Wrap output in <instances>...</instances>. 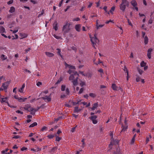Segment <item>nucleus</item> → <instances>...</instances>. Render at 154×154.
<instances>
[{
  "mask_svg": "<svg viewBox=\"0 0 154 154\" xmlns=\"http://www.w3.org/2000/svg\"><path fill=\"white\" fill-rule=\"evenodd\" d=\"M67 72L69 74H71L72 73H74V74L75 76V78L72 81L74 85H76L78 84V79L79 77V74L77 72H74L71 70H69Z\"/></svg>",
  "mask_w": 154,
  "mask_h": 154,
  "instance_id": "obj_1",
  "label": "nucleus"
},
{
  "mask_svg": "<svg viewBox=\"0 0 154 154\" xmlns=\"http://www.w3.org/2000/svg\"><path fill=\"white\" fill-rule=\"evenodd\" d=\"M70 24L69 23H67L65 25H64L62 29V30L64 33H66L69 32L70 30Z\"/></svg>",
  "mask_w": 154,
  "mask_h": 154,
  "instance_id": "obj_2",
  "label": "nucleus"
},
{
  "mask_svg": "<svg viewBox=\"0 0 154 154\" xmlns=\"http://www.w3.org/2000/svg\"><path fill=\"white\" fill-rule=\"evenodd\" d=\"M90 37L91 38V41L92 43L93 47L95 48V45H96V43L98 42V39L96 37V35L95 34L94 37H91L90 35Z\"/></svg>",
  "mask_w": 154,
  "mask_h": 154,
  "instance_id": "obj_3",
  "label": "nucleus"
},
{
  "mask_svg": "<svg viewBox=\"0 0 154 154\" xmlns=\"http://www.w3.org/2000/svg\"><path fill=\"white\" fill-rule=\"evenodd\" d=\"M131 4L133 7V9H135L136 11H138V8L137 7V4L136 1L135 0H132L131 2Z\"/></svg>",
  "mask_w": 154,
  "mask_h": 154,
  "instance_id": "obj_4",
  "label": "nucleus"
},
{
  "mask_svg": "<svg viewBox=\"0 0 154 154\" xmlns=\"http://www.w3.org/2000/svg\"><path fill=\"white\" fill-rule=\"evenodd\" d=\"M111 142L109 145V147L110 149L112 148V146L113 145H116L118 144L119 141L117 140H114L113 139L111 140Z\"/></svg>",
  "mask_w": 154,
  "mask_h": 154,
  "instance_id": "obj_5",
  "label": "nucleus"
},
{
  "mask_svg": "<svg viewBox=\"0 0 154 154\" xmlns=\"http://www.w3.org/2000/svg\"><path fill=\"white\" fill-rule=\"evenodd\" d=\"M97 118V116L96 115H94L91 116L89 117V119L92 121L93 123L95 124H96L97 122V121L96 120Z\"/></svg>",
  "mask_w": 154,
  "mask_h": 154,
  "instance_id": "obj_6",
  "label": "nucleus"
},
{
  "mask_svg": "<svg viewBox=\"0 0 154 154\" xmlns=\"http://www.w3.org/2000/svg\"><path fill=\"white\" fill-rule=\"evenodd\" d=\"M81 24H77L75 26V28L77 31L80 32L81 30Z\"/></svg>",
  "mask_w": 154,
  "mask_h": 154,
  "instance_id": "obj_7",
  "label": "nucleus"
},
{
  "mask_svg": "<svg viewBox=\"0 0 154 154\" xmlns=\"http://www.w3.org/2000/svg\"><path fill=\"white\" fill-rule=\"evenodd\" d=\"M9 83L8 82H6L3 83L2 85V87L4 89V90H6L8 88V87L9 85Z\"/></svg>",
  "mask_w": 154,
  "mask_h": 154,
  "instance_id": "obj_8",
  "label": "nucleus"
},
{
  "mask_svg": "<svg viewBox=\"0 0 154 154\" xmlns=\"http://www.w3.org/2000/svg\"><path fill=\"white\" fill-rule=\"evenodd\" d=\"M53 29L55 31H57L58 29V24L56 21L55 22L53 23Z\"/></svg>",
  "mask_w": 154,
  "mask_h": 154,
  "instance_id": "obj_9",
  "label": "nucleus"
},
{
  "mask_svg": "<svg viewBox=\"0 0 154 154\" xmlns=\"http://www.w3.org/2000/svg\"><path fill=\"white\" fill-rule=\"evenodd\" d=\"M42 99L43 100H45L46 101H47L48 102H49L51 100V98L50 97L48 96H46L44 97H43Z\"/></svg>",
  "mask_w": 154,
  "mask_h": 154,
  "instance_id": "obj_10",
  "label": "nucleus"
},
{
  "mask_svg": "<svg viewBox=\"0 0 154 154\" xmlns=\"http://www.w3.org/2000/svg\"><path fill=\"white\" fill-rule=\"evenodd\" d=\"M152 48H149L148 50L147 57L149 59H150L151 58V52L152 51Z\"/></svg>",
  "mask_w": 154,
  "mask_h": 154,
  "instance_id": "obj_11",
  "label": "nucleus"
},
{
  "mask_svg": "<svg viewBox=\"0 0 154 154\" xmlns=\"http://www.w3.org/2000/svg\"><path fill=\"white\" fill-rule=\"evenodd\" d=\"M70 74V75L69 77V80H73L75 78V76L74 74V73L72 72Z\"/></svg>",
  "mask_w": 154,
  "mask_h": 154,
  "instance_id": "obj_12",
  "label": "nucleus"
},
{
  "mask_svg": "<svg viewBox=\"0 0 154 154\" xmlns=\"http://www.w3.org/2000/svg\"><path fill=\"white\" fill-rule=\"evenodd\" d=\"M127 5L121 4L120 6V9L122 11H124L126 8V6Z\"/></svg>",
  "mask_w": 154,
  "mask_h": 154,
  "instance_id": "obj_13",
  "label": "nucleus"
},
{
  "mask_svg": "<svg viewBox=\"0 0 154 154\" xmlns=\"http://www.w3.org/2000/svg\"><path fill=\"white\" fill-rule=\"evenodd\" d=\"M20 36L21 37L20 39L25 38L27 36V35L24 33H21L20 34Z\"/></svg>",
  "mask_w": 154,
  "mask_h": 154,
  "instance_id": "obj_14",
  "label": "nucleus"
},
{
  "mask_svg": "<svg viewBox=\"0 0 154 154\" xmlns=\"http://www.w3.org/2000/svg\"><path fill=\"white\" fill-rule=\"evenodd\" d=\"M98 103H96L93 104L92 107L91 109L92 110H94L98 107Z\"/></svg>",
  "mask_w": 154,
  "mask_h": 154,
  "instance_id": "obj_15",
  "label": "nucleus"
},
{
  "mask_svg": "<svg viewBox=\"0 0 154 154\" xmlns=\"http://www.w3.org/2000/svg\"><path fill=\"white\" fill-rule=\"evenodd\" d=\"M81 109H79L78 106H76L74 108V113H77L81 111Z\"/></svg>",
  "mask_w": 154,
  "mask_h": 154,
  "instance_id": "obj_16",
  "label": "nucleus"
},
{
  "mask_svg": "<svg viewBox=\"0 0 154 154\" xmlns=\"http://www.w3.org/2000/svg\"><path fill=\"white\" fill-rule=\"evenodd\" d=\"M45 54L48 57H52L54 55L53 53L47 52H45Z\"/></svg>",
  "mask_w": 154,
  "mask_h": 154,
  "instance_id": "obj_17",
  "label": "nucleus"
},
{
  "mask_svg": "<svg viewBox=\"0 0 154 154\" xmlns=\"http://www.w3.org/2000/svg\"><path fill=\"white\" fill-rule=\"evenodd\" d=\"M5 32V28L2 26H0V33H3Z\"/></svg>",
  "mask_w": 154,
  "mask_h": 154,
  "instance_id": "obj_18",
  "label": "nucleus"
},
{
  "mask_svg": "<svg viewBox=\"0 0 154 154\" xmlns=\"http://www.w3.org/2000/svg\"><path fill=\"white\" fill-rule=\"evenodd\" d=\"M25 87V84H23L22 85V87L19 89V91L20 93H23V90L24 88Z\"/></svg>",
  "mask_w": 154,
  "mask_h": 154,
  "instance_id": "obj_19",
  "label": "nucleus"
},
{
  "mask_svg": "<svg viewBox=\"0 0 154 154\" xmlns=\"http://www.w3.org/2000/svg\"><path fill=\"white\" fill-rule=\"evenodd\" d=\"M15 11V8L13 6H11L10 8V9L9 10V12L11 13H13Z\"/></svg>",
  "mask_w": 154,
  "mask_h": 154,
  "instance_id": "obj_20",
  "label": "nucleus"
},
{
  "mask_svg": "<svg viewBox=\"0 0 154 154\" xmlns=\"http://www.w3.org/2000/svg\"><path fill=\"white\" fill-rule=\"evenodd\" d=\"M144 42L145 45L147 44L148 42V38L147 36H145L144 38Z\"/></svg>",
  "mask_w": 154,
  "mask_h": 154,
  "instance_id": "obj_21",
  "label": "nucleus"
},
{
  "mask_svg": "<svg viewBox=\"0 0 154 154\" xmlns=\"http://www.w3.org/2000/svg\"><path fill=\"white\" fill-rule=\"evenodd\" d=\"M112 88L113 90H117V87L115 84H112Z\"/></svg>",
  "mask_w": 154,
  "mask_h": 154,
  "instance_id": "obj_22",
  "label": "nucleus"
},
{
  "mask_svg": "<svg viewBox=\"0 0 154 154\" xmlns=\"http://www.w3.org/2000/svg\"><path fill=\"white\" fill-rule=\"evenodd\" d=\"M7 58V57L4 54H2L1 56V58L3 60H5Z\"/></svg>",
  "mask_w": 154,
  "mask_h": 154,
  "instance_id": "obj_23",
  "label": "nucleus"
},
{
  "mask_svg": "<svg viewBox=\"0 0 154 154\" xmlns=\"http://www.w3.org/2000/svg\"><path fill=\"white\" fill-rule=\"evenodd\" d=\"M30 106L29 104H27L25 105V106L24 107V109L26 110H27L28 109L30 108Z\"/></svg>",
  "mask_w": 154,
  "mask_h": 154,
  "instance_id": "obj_24",
  "label": "nucleus"
},
{
  "mask_svg": "<svg viewBox=\"0 0 154 154\" xmlns=\"http://www.w3.org/2000/svg\"><path fill=\"white\" fill-rule=\"evenodd\" d=\"M82 100H79V101H78L77 102H74L72 101V104L74 106L76 105L77 104H80V103L81 102Z\"/></svg>",
  "mask_w": 154,
  "mask_h": 154,
  "instance_id": "obj_25",
  "label": "nucleus"
},
{
  "mask_svg": "<svg viewBox=\"0 0 154 154\" xmlns=\"http://www.w3.org/2000/svg\"><path fill=\"white\" fill-rule=\"evenodd\" d=\"M8 97H5V98H2L1 99V102L2 103H3L4 102H6V100H7Z\"/></svg>",
  "mask_w": 154,
  "mask_h": 154,
  "instance_id": "obj_26",
  "label": "nucleus"
},
{
  "mask_svg": "<svg viewBox=\"0 0 154 154\" xmlns=\"http://www.w3.org/2000/svg\"><path fill=\"white\" fill-rule=\"evenodd\" d=\"M69 70H71L75 72L74 69H75V67L74 66L72 65H69Z\"/></svg>",
  "mask_w": 154,
  "mask_h": 154,
  "instance_id": "obj_27",
  "label": "nucleus"
},
{
  "mask_svg": "<svg viewBox=\"0 0 154 154\" xmlns=\"http://www.w3.org/2000/svg\"><path fill=\"white\" fill-rule=\"evenodd\" d=\"M37 125V122H34L32 124H31L29 126V128H32V127H34V126H35L36 125Z\"/></svg>",
  "mask_w": 154,
  "mask_h": 154,
  "instance_id": "obj_28",
  "label": "nucleus"
},
{
  "mask_svg": "<svg viewBox=\"0 0 154 154\" xmlns=\"http://www.w3.org/2000/svg\"><path fill=\"white\" fill-rule=\"evenodd\" d=\"M27 99V98H25L24 99L22 98L21 97H19L18 99V100L20 102H22V101H24L25 100H26Z\"/></svg>",
  "mask_w": 154,
  "mask_h": 154,
  "instance_id": "obj_29",
  "label": "nucleus"
},
{
  "mask_svg": "<svg viewBox=\"0 0 154 154\" xmlns=\"http://www.w3.org/2000/svg\"><path fill=\"white\" fill-rule=\"evenodd\" d=\"M55 136L56 137V141H59L61 139V138L57 136V135H55Z\"/></svg>",
  "mask_w": 154,
  "mask_h": 154,
  "instance_id": "obj_30",
  "label": "nucleus"
},
{
  "mask_svg": "<svg viewBox=\"0 0 154 154\" xmlns=\"http://www.w3.org/2000/svg\"><path fill=\"white\" fill-rule=\"evenodd\" d=\"M47 127L44 126L41 129L40 131H46L47 130Z\"/></svg>",
  "mask_w": 154,
  "mask_h": 154,
  "instance_id": "obj_31",
  "label": "nucleus"
},
{
  "mask_svg": "<svg viewBox=\"0 0 154 154\" xmlns=\"http://www.w3.org/2000/svg\"><path fill=\"white\" fill-rule=\"evenodd\" d=\"M146 63H145L143 61H142L140 63V66L142 67H143L146 66Z\"/></svg>",
  "mask_w": 154,
  "mask_h": 154,
  "instance_id": "obj_32",
  "label": "nucleus"
},
{
  "mask_svg": "<svg viewBox=\"0 0 154 154\" xmlns=\"http://www.w3.org/2000/svg\"><path fill=\"white\" fill-rule=\"evenodd\" d=\"M55 135L53 134H49L47 136V137H48L49 139H52L53 138Z\"/></svg>",
  "mask_w": 154,
  "mask_h": 154,
  "instance_id": "obj_33",
  "label": "nucleus"
},
{
  "mask_svg": "<svg viewBox=\"0 0 154 154\" xmlns=\"http://www.w3.org/2000/svg\"><path fill=\"white\" fill-rule=\"evenodd\" d=\"M62 78L61 77H60V79L57 80L56 83V84H57L60 83V82L62 81Z\"/></svg>",
  "mask_w": 154,
  "mask_h": 154,
  "instance_id": "obj_34",
  "label": "nucleus"
},
{
  "mask_svg": "<svg viewBox=\"0 0 154 154\" xmlns=\"http://www.w3.org/2000/svg\"><path fill=\"white\" fill-rule=\"evenodd\" d=\"M115 9V7L114 6H112L110 10L109 11L112 14H113L112 12H113V11H114Z\"/></svg>",
  "mask_w": 154,
  "mask_h": 154,
  "instance_id": "obj_35",
  "label": "nucleus"
},
{
  "mask_svg": "<svg viewBox=\"0 0 154 154\" xmlns=\"http://www.w3.org/2000/svg\"><path fill=\"white\" fill-rule=\"evenodd\" d=\"M124 70L125 72L126 73L127 75H128V71L127 68H126V67L125 66L124 67Z\"/></svg>",
  "mask_w": 154,
  "mask_h": 154,
  "instance_id": "obj_36",
  "label": "nucleus"
},
{
  "mask_svg": "<svg viewBox=\"0 0 154 154\" xmlns=\"http://www.w3.org/2000/svg\"><path fill=\"white\" fill-rule=\"evenodd\" d=\"M136 137V134L134 135L131 141V143H134L135 141V139Z\"/></svg>",
  "mask_w": 154,
  "mask_h": 154,
  "instance_id": "obj_37",
  "label": "nucleus"
},
{
  "mask_svg": "<svg viewBox=\"0 0 154 154\" xmlns=\"http://www.w3.org/2000/svg\"><path fill=\"white\" fill-rule=\"evenodd\" d=\"M57 50L58 51L57 52V54L59 55L61 57H62L61 55L60 54L61 52V50L59 48H57Z\"/></svg>",
  "mask_w": 154,
  "mask_h": 154,
  "instance_id": "obj_38",
  "label": "nucleus"
},
{
  "mask_svg": "<svg viewBox=\"0 0 154 154\" xmlns=\"http://www.w3.org/2000/svg\"><path fill=\"white\" fill-rule=\"evenodd\" d=\"M104 26V25L102 24V25H99L98 26H97L96 27V28L97 29H99L100 28H101L103 27Z\"/></svg>",
  "mask_w": 154,
  "mask_h": 154,
  "instance_id": "obj_39",
  "label": "nucleus"
},
{
  "mask_svg": "<svg viewBox=\"0 0 154 154\" xmlns=\"http://www.w3.org/2000/svg\"><path fill=\"white\" fill-rule=\"evenodd\" d=\"M89 96L92 97L93 98L94 97L96 96V95L94 94L93 93H90L89 94Z\"/></svg>",
  "mask_w": 154,
  "mask_h": 154,
  "instance_id": "obj_40",
  "label": "nucleus"
},
{
  "mask_svg": "<svg viewBox=\"0 0 154 154\" xmlns=\"http://www.w3.org/2000/svg\"><path fill=\"white\" fill-rule=\"evenodd\" d=\"M66 86L64 85H62L61 86V90L62 91H64L65 90Z\"/></svg>",
  "mask_w": 154,
  "mask_h": 154,
  "instance_id": "obj_41",
  "label": "nucleus"
},
{
  "mask_svg": "<svg viewBox=\"0 0 154 154\" xmlns=\"http://www.w3.org/2000/svg\"><path fill=\"white\" fill-rule=\"evenodd\" d=\"M80 20V19L79 17H76L75 18H74L72 20V21H79Z\"/></svg>",
  "mask_w": 154,
  "mask_h": 154,
  "instance_id": "obj_42",
  "label": "nucleus"
},
{
  "mask_svg": "<svg viewBox=\"0 0 154 154\" xmlns=\"http://www.w3.org/2000/svg\"><path fill=\"white\" fill-rule=\"evenodd\" d=\"M69 89L68 88H67L66 90V93L67 95H69Z\"/></svg>",
  "mask_w": 154,
  "mask_h": 154,
  "instance_id": "obj_43",
  "label": "nucleus"
},
{
  "mask_svg": "<svg viewBox=\"0 0 154 154\" xmlns=\"http://www.w3.org/2000/svg\"><path fill=\"white\" fill-rule=\"evenodd\" d=\"M127 20L128 24L131 26H132L133 25L131 23V22L128 19V18Z\"/></svg>",
  "mask_w": 154,
  "mask_h": 154,
  "instance_id": "obj_44",
  "label": "nucleus"
},
{
  "mask_svg": "<svg viewBox=\"0 0 154 154\" xmlns=\"http://www.w3.org/2000/svg\"><path fill=\"white\" fill-rule=\"evenodd\" d=\"M122 4L127 5L128 3H127L126 0H122Z\"/></svg>",
  "mask_w": 154,
  "mask_h": 154,
  "instance_id": "obj_45",
  "label": "nucleus"
},
{
  "mask_svg": "<svg viewBox=\"0 0 154 154\" xmlns=\"http://www.w3.org/2000/svg\"><path fill=\"white\" fill-rule=\"evenodd\" d=\"M85 8V6L84 5L82 6V7L80 9V11H84V9Z\"/></svg>",
  "mask_w": 154,
  "mask_h": 154,
  "instance_id": "obj_46",
  "label": "nucleus"
},
{
  "mask_svg": "<svg viewBox=\"0 0 154 154\" xmlns=\"http://www.w3.org/2000/svg\"><path fill=\"white\" fill-rule=\"evenodd\" d=\"M137 69H138V72H139V73L140 75L142 74V73L143 72V71H142V70H141L139 68H138Z\"/></svg>",
  "mask_w": 154,
  "mask_h": 154,
  "instance_id": "obj_47",
  "label": "nucleus"
},
{
  "mask_svg": "<svg viewBox=\"0 0 154 154\" xmlns=\"http://www.w3.org/2000/svg\"><path fill=\"white\" fill-rule=\"evenodd\" d=\"M72 2L71 4L72 5L75 6L77 4V3L75 2V1L74 0H72Z\"/></svg>",
  "mask_w": 154,
  "mask_h": 154,
  "instance_id": "obj_48",
  "label": "nucleus"
},
{
  "mask_svg": "<svg viewBox=\"0 0 154 154\" xmlns=\"http://www.w3.org/2000/svg\"><path fill=\"white\" fill-rule=\"evenodd\" d=\"M13 2V0H11L7 2V4L8 5L12 4Z\"/></svg>",
  "mask_w": 154,
  "mask_h": 154,
  "instance_id": "obj_49",
  "label": "nucleus"
},
{
  "mask_svg": "<svg viewBox=\"0 0 154 154\" xmlns=\"http://www.w3.org/2000/svg\"><path fill=\"white\" fill-rule=\"evenodd\" d=\"M34 110V109H33L31 107H30V108L28 109V110L27 111H28L31 112V111Z\"/></svg>",
  "mask_w": 154,
  "mask_h": 154,
  "instance_id": "obj_50",
  "label": "nucleus"
},
{
  "mask_svg": "<svg viewBox=\"0 0 154 154\" xmlns=\"http://www.w3.org/2000/svg\"><path fill=\"white\" fill-rule=\"evenodd\" d=\"M63 1H64V0H61L60 1V3L59 4V7H60L61 6Z\"/></svg>",
  "mask_w": 154,
  "mask_h": 154,
  "instance_id": "obj_51",
  "label": "nucleus"
},
{
  "mask_svg": "<svg viewBox=\"0 0 154 154\" xmlns=\"http://www.w3.org/2000/svg\"><path fill=\"white\" fill-rule=\"evenodd\" d=\"M16 112L17 113H20L22 114H23V112L19 110H17L16 111Z\"/></svg>",
  "mask_w": 154,
  "mask_h": 154,
  "instance_id": "obj_52",
  "label": "nucleus"
},
{
  "mask_svg": "<svg viewBox=\"0 0 154 154\" xmlns=\"http://www.w3.org/2000/svg\"><path fill=\"white\" fill-rule=\"evenodd\" d=\"M140 78L138 76H137L136 78V81L137 82H138L140 81Z\"/></svg>",
  "mask_w": 154,
  "mask_h": 154,
  "instance_id": "obj_53",
  "label": "nucleus"
},
{
  "mask_svg": "<svg viewBox=\"0 0 154 154\" xmlns=\"http://www.w3.org/2000/svg\"><path fill=\"white\" fill-rule=\"evenodd\" d=\"M20 136L19 135H15L13 137V138L18 139L20 138Z\"/></svg>",
  "mask_w": 154,
  "mask_h": 154,
  "instance_id": "obj_54",
  "label": "nucleus"
},
{
  "mask_svg": "<svg viewBox=\"0 0 154 154\" xmlns=\"http://www.w3.org/2000/svg\"><path fill=\"white\" fill-rule=\"evenodd\" d=\"M42 84V83L40 82H38L36 83V85L38 86H39L40 85H41Z\"/></svg>",
  "mask_w": 154,
  "mask_h": 154,
  "instance_id": "obj_55",
  "label": "nucleus"
},
{
  "mask_svg": "<svg viewBox=\"0 0 154 154\" xmlns=\"http://www.w3.org/2000/svg\"><path fill=\"white\" fill-rule=\"evenodd\" d=\"M110 135L111 137V140L113 139V133L112 132H111L110 133Z\"/></svg>",
  "mask_w": 154,
  "mask_h": 154,
  "instance_id": "obj_56",
  "label": "nucleus"
},
{
  "mask_svg": "<svg viewBox=\"0 0 154 154\" xmlns=\"http://www.w3.org/2000/svg\"><path fill=\"white\" fill-rule=\"evenodd\" d=\"M27 148L26 147H23L21 149V150L22 151H23L25 150H26L27 149Z\"/></svg>",
  "mask_w": 154,
  "mask_h": 154,
  "instance_id": "obj_57",
  "label": "nucleus"
},
{
  "mask_svg": "<svg viewBox=\"0 0 154 154\" xmlns=\"http://www.w3.org/2000/svg\"><path fill=\"white\" fill-rule=\"evenodd\" d=\"M75 127H74V128H72L70 131V132L72 133L74 132L75 131Z\"/></svg>",
  "mask_w": 154,
  "mask_h": 154,
  "instance_id": "obj_58",
  "label": "nucleus"
},
{
  "mask_svg": "<svg viewBox=\"0 0 154 154\" xmlns=\"http://www.w3.org/2000/svg\"><path fill=\"white\" fill-rule=\"evenodd\" d=\"M57 39H59L60 38V37L59 36H57L55 35H53Z\"/></svg>",
  "mask_w": 154,
  "mask_h": 154,
  "instance_id": "obj_59",
  "label": "nucleus"
},
{
  "mask_svg": "<svg viewBox=\"0 0 154 154\" xmlns=\"http://www.w3.org/2000/svg\"><path fill=\"white\" fill-rule=\"evenodd\" d=\"M18 29L15 30H11V31L14 34H15L18 31Z\"/></svg>",
  "mask_w": 154,
  "mask_h": 154,
  "instance_id": "obj_60",
  "label": "nucleus"
},
{
  "mask_svg": "<svg viewBox=\"0 0 154 154\" xmlns=\"http://www.w3.org/2000/svg\"><path fill=\"white\" fill-rule=\"evenodd\" d=\"M109 22H112V23H114V22H113V20H109L107 21L106 22V24H108Z\"/></svg>",
  "mask_w": 154,
  "mask_h": 154,
  "instance_id": "obj_61",
  "label": "nucleus"
},
{
  "mask_svg": "<svg viewBox=\"0 0 154 154\" xmlns=\"http://www.w3.org/2000/svg\"><path fill=\"white\" fill-rule=\"evenodd\" d=\"M83 91V88H81L80 90V91L79 92V93L80 94L82 93Z\"/></svg>",
  "mask_w": 154,
  "mask_h": 154,
  "instance_id": "obj_62",
  "label": "nucleus"
},
{
  "mask_svg": "<svg viewBox=\"0 0 154 154\" xmlns=\"http://www.w3.org/2000/svg\"><path fill=\"white\" fill-rule=\"evenodd\" d=\"M36 111H32L31 112L30 114L32 115H34L35 114V112Z\"/></svg>",
  "mask_w": 154,
  "mask_h": 154,
  "instance_id": "obj_63",
  "label": "nucleus"
},
{
  "mask_svg": "<svg viewBox=\"0 0 154 154\" xmlns=\"http://www.w3.org/2000/svg\"><path fill=\"white\" fill-rule=\"evenodd\" d=\"M30 48H28L27 49L25 50L26 53H28V52L30 51Z\"/></svg>",
  "mask_w": 154,
  "mask_h": 154,
  "instance_id": "obj_64",
  "label": "nucleus"
}]
</instances>
